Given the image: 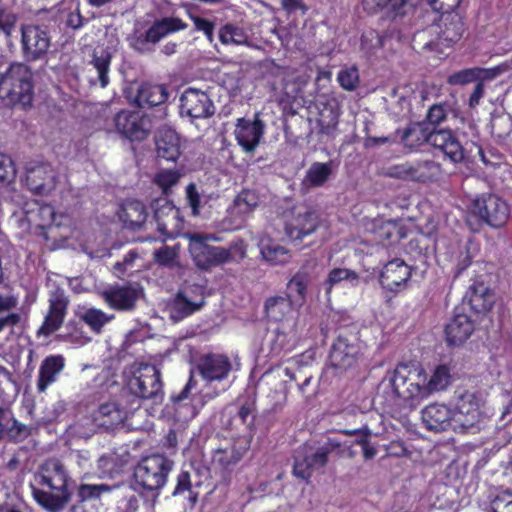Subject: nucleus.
<instances>
[{"label":"nucleus","instance_id":"nucleus-1","mask_svg":"<svg viewBox=\"0 0 512 512\" xmlns=\"http://www.w3.org/2000/svg\"><path fill=\"white\" fill-rule=\"evenodd\" d=\"M425 370L422 367L400 362L388 370L382 380L384 408L388 412L414 411L428 399Z\"/></svg>","mask_w":512,"mask_h":512},{"label":"nucleus","instance_id":"nucleus-2","mask_svg":"<svg viewBox=\"0 0 512 512\" xmlns=\"http://www.w3.org/2000/svg\"><path fill=\"white\" fill-rule=\"evenodd\" d=\"M400 142L409 151H417L424 144H429L435 154H442L452 163H460L465 157L464 148L454 131L431 128L425 122L410 123L401 132Z\"/></svg>","mask_w":512,"mask_h":512},{"label":"nucleus","instance_id":"nucleus-3","mask_svg":"<svg viewBox=\"0 0 512 512\" xmlns=\"http://www.w3.org/2000/svg\"><path fill=\"white\" fill-rule=\"evenodd\" d=\"M41 488L32 487V495L38 505L49 512H59L71 500L68 489L69 475L57 458L46 460L35 475Z\"/></svg>","mask_w":512,"mask_h":512},{"label":"nucleus","instance_id":"nucleus-4","mask_svg":"<svg viewBox=\"0 0 512 512\" xmlns=\"http://www.w3.org/2000/svg\"><path fill=\"white\" fill-rule=\"evenodd\" d=\"M174 462L162 454L143 457L134 468V482L141 493H147L155 502L166 485Z\"/></svg>","mask_w":512,"mask_h":512},{"label":"nucleus","instance_id":"nucleus-5","mask_svg":"<svg viewBox=\"0 0 512 512\" xmlns=\"http://www.w3.org/2000/svg\"><path fill=\"white\" fill-rule=\"evenodd\" d=\"M359 333V325L355 322L347 325L341 324L336 329V338L331 345L328 355L332 368L346 371L358 364L359 359L363 355Z\"/></svg>","mask_w":512,"mask_h":512},{"label":"nucleus","instance_id":"nucleus-6","mask_svg":"<svg viewBox=\"0 0 512 512\" xmlns=\"http://www.w3.org/2000/svg\"><path fill=\"white\" fill-rule=\"evenodd\" d=\"M33 75L24 63H11L0 76V97L23 105L33 99Z\"/></svg>","mask_w":512,"mask_h":512},{"label":"nucleus","instance_id":"nucleus-7","mask_svg":"<svg viewBox=\"0 0 512 512\" xmlns=\"http://www.w3.org/2000/svg\"><path fill=\"white\" fill-rule=\"evenodd\" d=\"M464 31L465 24L459 13H443L427 30L422 33H416L413 41L415 42L417 37L424 36L425 34L435 35V38L426 41L422 48L430 51H439L441 46L450 47L458 42L462 38Z\"/></svg>","mask_w":512,"mask_h":512},{"label":"nucleus","instance_id":"nucleus-8","mask_svg":"<svg viewBox=\"0 0 512 512\" xmlns=\"http://www.w3.org/2000/svg\"><path fill=\"white\" fill-rule=\"evenodd\" d=\"M188 249L195 265L202 270L223 265L233 259L229 249L209 245V241H217L213 234L188 233Z\"/></svg>","mask_w":512,"mask_h":512},{"label":"nucleus","instance_id":"nucleus-9","mask_svg":"<svg viewBox=\"0 0 512 512\" xmlns=\"http://www.w3.org/2000/svg\"><path fill=\"white\" fill-rule=\"evenodd\" d=\"M186 28L187 24L178 17L156 19L144 33L133 37L131 45L134 50L144 53L151 50L150 45H155L164 37Z\"/></svg>","mask_w":512,"mask_h":512},{"label":"nucleus","instance_id":"nucleus-10","mask_svg":"<svg viewBox=\"0 0 512 512\" xmlns=\"http://www.w3.org/2000/svg\"><path fill=\"white\" fill-rule=\"evenodd\" d=\"M127 387L139 399H161L163 396L161 374L154 365L140 367L128 380Z\"/></svg>","mask_w":512,"mask_h":512},{"label":"nucleus","instance_id":"nucleus-11","mask_svg":"<svg viewBox=\"0 0 512 512\" xmlns=\"http://www.w3.org/2000/svg\"><path fill=\"white\" fill-rule=\"evenodd\" d=\"M454 414V432L464 434L474 428L481 417V399L471 391L457 395Z\"/></svg>","mask_w":512,"mask_h":512},{"label":"nucleus","instance_id":"nucleus-12","mask_svg":"<svg viewBox=\"0 0 512 512\" xmlns=\"http://www.w3.org/2000/svg\"><path fill=\"white\" fill-rule=\"evenodd\" d=\"M21 51L27 62L46 58L51 37L48 30L40 25L25 24L21 26Z\"/></svg>","mask_w":512,"mask_h":512},{"label":"nucleus","instance_id":"nucleus-13","mask_svg":"<svg viewBox=\"0 0 512 512\" xmlns=\"http://www.w3.org/2000/svg\"><path fill=\"white\" fill-rule=\"evenodd\" d=\"M473 213L493 228L506 224L510 208L506 201L495 194H482L473 202Z\"/></svg>","mask_w":512,"mask_h":512},{"label":"nucleus","instance_id":"nucleus-14","mask_svg":"<svg viewBox=\"0 0 512 512\" xmlns=\"http://www.w3.org/2000/svg\"><path fill=\"white\" fill-rule=\"evenodd\" d=\"M151 206L157 230L167 238H176L184 227V219L180 210L167 198H157Z\"/></svg>","mask_w":512,"mask_h":512},{"label":"nucleus","instance_id":"nucleus-15","mask_svg":"<svg viewBox=\"0 0 512 512\" xmlns=\"http://www.w3.org/2000/svg\"><path fill=\"white\" fill-rule=\"evenodd\" d=\"M116 131L131 142H141L150 133V121L137 111L121 110L114 117Z\"/></svg>","mask_w":512,"mask_h":512},{"label":"nucleus","instance_id":"nucleus-16","mask_svg":"<svg viewBox=\"0 0 512 512\" xmlns=\"http://www.w3.org/2000/svg\"><path fill=\"white\" fill-rule=\"evenodd\" d=\"M48 311L39 328V334L50 336L58 331L67 315L69 298L64 289L57 287L51 291L48 299Z\"/></svg>","mask_w":512,"mask_h":512},{"label":"nucleus","instance_id":"nucleus-17","mask_svg":"<svg viewBox=\"0 0 512 512\" xmlns=\"http://www.w3.org/2000/svg\"><path fill=\"white\" fill-rule=\"evenodd\" d=\"M265 127L259 113L254 114L253 119L245 117L237 119L234 135L244 152L253 153L256 150L265 133Z\"/></svg>","mask_w":512,"mask_h":512},{"label":"nucleus","instance_id":"nucleus-18","mask_svg":"<svg viewBox=\"0 0 512 512\" xmlns=\"http://www.w3.org/2000/svg\"><path fill=\"white\" fill-rule=\"evenodd\" d=\"M204 289V286L199 284L184 286L173 301L172 318L179 321L198 311L205 304Z\"/></svg>","mask_w":512,"mask_h":512},{"label":"nucleus","instance_id":"nucleus-19","mask_svg":"<svg viewBox=\"0 0 512 512\" xmlns=\"http://www.w3.org/2000/svg\"><path fill=\"white\" fill-rule=\"evenodd\" d=\"M411 276L412 267L404 260L395 258L383 266L379 282L384 289L397 294L407 288Z\"/></svg>","mask_w":512,"mask_h":512},{"label":"nucleus","instance_id":"nucleus-20","mask_svg":"<svg viewBox=\"0 0 512 512\" xmlns=\"http://www.w3.org/2000/svg\"><path fill=\"white\" fill-rule=\"evenodd\" d=\"M474 330L475 321L465 312V307H455L453 316L444 329L447 345H462L471 337Z\"/></svg>","mask_w":512,"mask_h":512},{"label":"nucleus","instance_id":"nucleus-21","mask_svg":"<svg viewBox=\"0 0 512 512\" xmlns=\"http://www.w3.org/2000/svg\"><path fill=\"white\" fill-rule=\"evenodd\" d=\"M57 173L48 163H40L26 171L25 183L34 195L47 196L56 188Z\"/></svg>","mask_w":512,"mask_h":512},{"label":"nucleus","instance_id":"nucleus-22","mask_svg":"<svg viewBox=\"0 0 512 512\" xmlns=\"http://www.w3.org/2000/svg\"><path fill=\"white\" fill-rule=\"evenodd\" d=\"M180 112L190 118H208L214 114V105L207 93L187 88L180 97Z\"/></svg>","mask_w":512,"mask_h":512},{"label":"nucleus","instance_id":"nucleus-23","mask_svg":"<svg viewBox=\"0 0 512 512\" xmlns=\"http://www.w3.org/2000/svg\"><path fill=\"white\" fill-rule=\"evenodd\" d=\"M197 370L199 375L208 382L222 381L230 374L232 363L225 354L207 353L199 357Z\"/></svg>","mask_w":512,"mask_h":512},{"label":"nucleus","instance_id":"nucleus-24","mask_svg":"<svg viewBox=\"0 0 512 512\" xmlns=\"http://www.w3.org/2000/svg\"><path fill=\"white\" fill-rule=\"evenodd\" d=\"M104 302L116 311H132L140 297V290L133 285H113L102 291Z\"/></svg>","mask_w":512,"mask_h":512},{"label":"nucleus","instance_id":"nucleus-25","mask_svg":"<svg viewBox=\"0 0 512 512\" xmlns=\"http://www.w3.org/2000/svg\"><path fill=\"white\" fill-rule=\"evenodd\" d=\"M259 200V195L255 190H241L234 198L233 205L228 210V218L233 219L229 229H240L245 224L249 215L258 207Z\"/></svg>","mask_w":512,"mask_h":512},{"label":"nucleus","instance_id":"nucleus-26","mask_svg":"<svg viewBox=\"0 0 512 512\" xmlns=\"http://www.w3.org/2000/svg\"><path fill=\"white\" fill-rule=\"evenodd\" d=\"M320 221L314 211L296 212L293 210L285 222V233L293 241L302 240L314 233Z\"/></svg>","mask_w":512,"mask_h":512},{"label":"nucleus","instance_id":"nucleus-27","mask_svg":"<svg viewBox=\"0 0 512 512\" xmlns=\"http://www.w3.org/2000/svg\"><path fill=\"white\" fill-rule=\"evenodd\" d=\"M421 419L429 431H454L453 410L445 404L431 403L421 411Z\"/></svg>","mask_w":512,"mask_h":512},{"label":"nucleus","instance_id":"nucleus-28","mask_svg":"<svg viewBox=\"0 0 512 512\" xmlns=\"http://www.w3.org/2000/svg\"><path fill=\"white\" fill-rule=\"evenodd\" d=\"M257 418L256 394L240 397L237 400V410L227 422V428L230 430L238 429L244 426L249 432L255 430Z\"/></svg>","mask_w":512,"mask_h":512},{"label":"nucleus","instance_id":"nucleus-29","mask_svg":"<svg viewBox=\"0 0 512 512\" xmlns=\"http://www.w3.org/2000/svg\"><path fill=\"white\" fill-rule=\"evenodd\" d=\"M157 157L175 162L181 154L180 137L171 127L163 126L155 135Z\"/></svg>","mask_w":512,"mask_h":512},{"label":"nucleus","instance_id":"nucleus-30","mask_svg":"<svg viewBox=\"0 0 512 512\" xmlns=\"http://www.w3.org/2000/svg\"><path fill=\"white\" fill-rule=\"evenodd\" d=\"M117 215L126 229L137 230L146 222L148 211L141 201L126 199L120 205Z\"/></svg>","mask_w":512,"mask_h":512},{"label":"nucleus","instance_id":"nucleus-31","mask_svg":"<svg viewBox=\"0 0 512 512\" xmlns=\"http://www.w3.org/2000/svg\"><path fill=\"white\" fill-rule=\"evenodd\" d=\"M64 368L65 358L63 355L57 354L45 357L39 367L37 378L38 392H45L47 388L57 380V376L63 371Z\"/></svg>","mask_w":512,"mask_h":512},{"label":"nucleus","instance_id":"nucleus-32","mask_svg":"<svg viewBox=\"0 0 512 512\" xmlns=\"http://www.w3.org/2000/svg\"><path fill=\"white\" fill-rule=\"evenodd\" d=\"M469 307L476 314H486L495 302V295L484 282H474L466 293Z\"/></svg>","mask_w":512,"mask_h":512},{"label":"nucleus","instance_id":"nucleus-33","mask_svg":"<svg viewBox=\"0 0 512 512\" xmlns=\"http://www.w3.org/2000/svg\"><path fill=\"white\" fill-rule=\"evenodd\" d=\"M92 417L96 425L113 429L127 419L128 411L116 402H106L93 412Z\"/></svg>","mask_w":512,"mask_h":512},{"label":"nucleus","instance_id":"nucleus-34","mask_svg":"<svg viewBox=\"0 0 512 512\" xmlns=\"http://www.w3.org/2000/svg\"><path fill=\"white\" fill-rule=\"evenodd\" d=\"M266 317L273 322H283L292 318L294 305L290 295L269 297L264 304Z\"/></svg>","mask_w":512,"mask_h":512},{"label":"nucleus","instance_id":"nucleus-35","mask_svg":"<svg viewBox=\"0 0 512 512\" xmlns=\"http://www.w3.org/2000/svg\"><path fill=\"white\" fill-rule=\"evenodd\" d=\"M301 357L296 356L289 360L283 372L290 381L297 383L299 392L304 395L313 379V374L310 371V366L307 363H303Z\"/></svg>","mask_w":512,"mask_h":512},{"label":"nucleus","instance_id":"nucleus-36","mask_svg":"<svg viewBox=\"0 0 512 512\" xmlns=\"http://www.w3.org/2000/svg\"><path fill=\"white\" fill-rule=\"evenodd\" d=\"M168 99V92L163 85L143 84L140 86L135 98L138 107L149 109L164 104Z\"/></svg>","mask_w":512,"mask_h":512},{"label":"nucleus","instance_id":"nucleus-37","mask_svg":"<svg viewBox=\"0 0 512 512\" xmlns=\"http://www.w3.org/2000/svg\"><path fill=\"white\" fill-rule=\"evenodd\" d=\"M258 66L263 79L279 82L283 87L288 85L289 77L294 73L291 67L279 65L269 58L260 61Z\"/></svg>","mask_w":512,"mask_h":512},{"label":"nucleus","instance_id":"nucleus-38","mask_svg":"<svg viewBox=\"0 0 512 512\" xmlns=\"http://www.w3.org/2000/svg\"><path fill=\"white\" fill-rule=\"evenodd\" d=\"M451 381L450 369L447 365H438L430 378L425 372V383L427 391V397L429 398L433 393L445 390Z\"/></svg>","mask_w":512,"mask_h":512},{"label":"nucleus","instance_id":"nucleus-39","mask_svg":"<svg viewBox=\"0 0 512 512\" xmlns=\"http://www.w3.org/2000/svg\"><path fill=\"white\" fill-rule=\"evenodd\" d=\"M248 445L244 449H237L234 445L224 449H217L212 457V463L222 470H229L242 458Z\"/></svg>","mask_w":512,"mask_h":512},{"label":"nucleus","instance_id":"nucleus-40","mask_svg":"<svg viewBox=\"0 0 512 512\" xmlns=\"http://www.w3.org/2000/svg\"><path fill=\"white\" fill-rule=\"evenodd\" d=\"M112 55L107 50L101 51H93L92 59L89 61V64L93 66V68L97 71L98 74V82L101 88H105L108 86L110 65H111Z\"/></svg>","mask_w":512,"mask_h":512},{"label":"nucleus","instance_id":"nucleus-41","mask_svg":"<svg viewBox=\"0 0 512 512\" xmlns=\"http://www.w3.org/2000/svg\"><path fill=\"white\" fill-rule=\"evenodd\" d=\"M79 318L93 333L101 334L104 326L114 319V315H108L97 308H88L80 314Z\"/></svg>","mask_w":512,"mask_h":512},{"label":"nucleus","instance_id":"nucleus-42","mask_svg":"<svg viewBox=\"0 0 512 512\" xmlns=\"http://www.w3.org/2000/svg\"><path fill=\"white\" fill-rule=\"evenodd\" d=\"M442 174V166L434 160L416 161V182L427 183L437 181Z\"/></svg>","mask_w":512,"mask_h":512},{"label":"nucleus","instance_id":"nucleus-43","mask_svg":"<svg viewBox=\"0 0 512 512\" xmlns=\"http://www.w3.org/2000/svg\"><path fill=\"white\" fill-rule=\"evenodd\" d=\"M296 346L294 336L290 335L289 332H285L280 328L273 331L272 338L270 340V353L274 356H279L281 353H287L292 351Z\"/></svg>","mask_w":512,"mask_h":512},{"label":"nucleus","instance_id":"nucleus-44","mask_svg":"<svg viewBox=\"0 0 512 512\" xmlns=\"http://www.w3.org/2000/svg\"><path fill=\"white\" fill-rule=\"evenodd\" d=\"M377 235L384 245H392L405 238L406 231L398 222L387 221L379 227Z\"/></svg>","mask_w":512,"mask_h":512},{"label":"nucleus","instance_id":"nucleus-45","mask_svg":"<svg viewBox=\"0 0 512 512\" xmlns=\"http://www.w3.org/2000/svg\"><path fill=\"white\" fill-rule=\"evenodd\" d=\"M261 255L271 265L286 264L291 257L288 249L274 242L262 246Z\"/></svg>","mask_w":512,"mask_h":512},{"label":"nucleus","instance_id":"nucleus-46","mask_svg":"<svg viewBox=\"0 0 512 512\" xmlns=\"http://www.w3.org/2000/svg\"><path fill=\"white\" fill-rule=\"evenodd\" d=\"M342 446L340 442L329 439L323 446L319 447L313 454L306 456L309 460L310 465H312L313 469H318L324 467L328 462V456L336 450H344L341 449Z\"/></svg>","mask_w":512,"mask_h":512},{"label":"nucleus","instance_id":"nucleus-47","mask_svg":"<svg viewBox=\"0 0 512 512\" xmlns=\"http://www.w3.org/2000/svg\"><path fill=\"white\" fill-rule=\"evenodd\" d=\"M219 40L224 45H244L248 43V36L243 28L227 23L219 30Z\"/></svg>","mask_w":512,"mask_h":512},{"label":"nucleus","instance_id":"nucleus-48","mask_svg":"<svg viewBox=\"0 0 512 512\" xmlns=\"http://www.w3.org/2000/svg\"><path fill=\"white\" fill-rule=\"evenodd\" d=\"M182 174L175 169H161L158 171L153 179L155 185H157L162 193L166 196L172 193V187L178 184Z\"/></svg>","mask_w":512,"mask_h":512},{"label":"nucleus","instance_id":"nucleus-49","mask_svg":"<svg viewBox=\"0 0 512 512\" xmlns=\"http://www.w3.org/2000/svg\"><path fill=\"white\" fill-rule=\"evenodd\" d=\"M30 435L31 429L28 426L19 422L12 415H9L4 436L11 442L19 443L27 439Z\"/></svg>","mask_w":512,"mask_h":512},{"label":"nucleus","instance_id":"nucleus-50","mask_svg":"<svg viewBox=\"0 0 512 512\" xmlns=\"http://www.w3.org/2000/svg\"><path fill=\"white\" fill-rule=\"evenodd\" d=\"M112 487L107 484H80L77 488L78 502L83 503L99 499L104 493L110 492Z\"/></svg>","mask_w":512,"mask_h":512},{"label":"nucleus","instance_id":"nucleus-51","mask_svg":"<svg viewBox=\"0 0 512 512\" xmlns=\"http://www.w3.org/2000/svg\"><path fill=\"white\" fill-rule=\"evenodd\" d=\"M407 2L408 0H362L363 8L368 13H376L391 3L392 12L395 16L404 14L403 7Z\"/></svg>","mask_w":512,"mask_h":512},{"label":"nucleus","instance_id":"nucleus-52","mask_svg":"<svg viewBox=\"0 0 512 512\" xmlns=\"http://www.w3.org/2000/svg\"><path fill=\"white\" fill-rule=\"evenodd\" d=\"M337 81L341 88L346 91H354L360 83V75L358 68L353 65L341 69L337 74Z\"/></svg>","mask_w":512,"mask_h":512},{"label":"nucleus","instance_id":"nucleus-53","mask_svg":"<svg viewBox=\"0 0 512 512\" xmlns=\"http://www.w3.org/2000/svg\"><path fill=\"white\" fill-rule=\"evenodd\" d=\"M329 163L316 162L307 171L306 178L312 186H322L331 174Z\"/></svg>","mask_w":512,"mask_h":512},{"label":"nucleus","instance_id":"nucleus-54","mask_svg":"<svg viewBox=\"0 0 512 512\" xmlns=\"http://www.w3.org/2000/svg\"><path fill=\"white\" fill-rule=\"evenodd\" d=\"M16 177V168L11 157L0 153V187H7Z\"/></svg>","mask_w":512,"mask_h":512},{"label":"nucleus","instance_id":"nucleus-55","mask_svg":"<svg viewBox=\"0 0 512 512\" xmlns=\"http://www.w3.org/2000/svg\"><path fill=\"white\" fill-rule=\"evenodd\" d=\"M344 433L346 435H356L355 444L361 446L363 456L366 460L372 459L375 457L377 451L374 446L370 443V433L368 431L363 432L361 430H345Z\"/></svg>","mask_w":512,"mask_h":512},{"label":"nucleus","instance_id":"nucleus-56","mask_svg":"<svg viewBox=\"0 0 512 512\" xmlns=\"http://www.w3.org/2000/svg\"><path fill=\"white\" fill-rule=\"evenodd\" d=\"M384 46V38L374 29H368L361 36V47L368 53H374Z\"/></svg>","mask_w":512,"mask_h":512},{"label":"nucleus","instance_id":"nucleus-57","mask_svg":"<svg viewBox=\"0 0 512 512\" xmlns=\"http://www.w3.org/2000/svg\"><path fill=\"white\" fill-rule=\"evenodd\" d=\"M308 284V273L305 271H298L288 282L287 288L290 292H295L301 300H304Z\"/></svg>","mask_w":512,"mask_h":512},{"label":"nucleus","instance_id":"nucleus-58","mask_svg":"<svg viewBox=\"0 0 512 512\" xmlns=\"http://www.w3.org/2000/svg\"><path fill=\"white\" fill-rule=\"evenodd\" d=\"M477 77V69H463L449 75L447 83L449 85H465L475 81Z\"/></svg>","mask_w":512,"mask_h":512},{"label":"nucleus","instance_id":"nucleus-59","mask_svg":"<svg viewBox=\"0 0 512 512\" xmlns=\"http://www.w3.org/2000/svg\"><path fill=\"white\" fill-rule=\"evenodd\" d=\"M491 512H512V492L498 494L490 504Z\"/></svg>","mask_w":512,"mask_h":512},{"label":"nucleus","instance_id":"nucleus-60","mask_svg":"<svg viewBox=\"0 0 512 512\" xmlns=\"http://www.w3.org/2000/svg\"><path fill=\"white\" fill-rule=\"evenodd\" d=\"M17 17L12 12L0 8V35L10 37L15 29Z\"/></svg>","mask_w":512,"mask_h":512},{"label":"nucleus","instance_id":"nucleus-61","mask_svg":"<svg viewBox=\"0 0 512 512\" xmlns=\"http://www.w3.org/2000/svg\"><path fill=\"white\" fill-rule=\"evenodd\" d=\"M193 487L191 472L182 469L176 478V485L172 492L173 496L183 495L186 492H191Z\"/></svg>","mask_w":512,"mask_h":512},{"label":"nucleus","instance_id":"nucleus-62","mask_svg":"<svg viewBox=\"0 0 512 512\" xmlns=\"http://www.w3.org/2000/svg\"><path fill=\"white\" fill-rule=\"evenodd\" d=\"M462 0H427L431 9L439 14L443 13H457L456 9L459 7Z\"/></svg>","mask_w":512,"mask_h":512},{"label":"nucleus","instance_id":"nucleus-63","mask_svg":"<svg viewBox=\"0 0 512 512\" xmlns=\"http://www.w3.org/2000/svg\"><path fill=\"white\" fill-rule=\"evenodd\" d=\"M140 507V496L136 493H129L118 502V512H137Z\"/></svg>","mask_w":512,"mask_h":512},{"label":"nucleus","instance_id":"nucleus-64","mask_svg":"<svg viewBox=\"0 0 512 512\" xmlns=\"http://www.w3.org/2000/svg\"><path fill=\"white\" fill-rule=\"evenodd\" d=\"M447 117L446 109L441 104L432 105L426 115V124L437 126Z\"/></svg>","mask_w":512,"mask_h":512}]
</instances>
